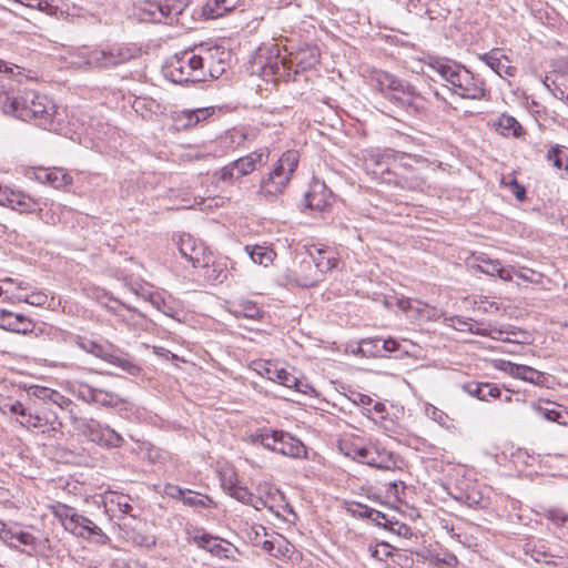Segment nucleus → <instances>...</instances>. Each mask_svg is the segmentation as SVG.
I'll use <instances>...</instances> for the list:
<instances>
[{
  "label": "nucleus",
  "mask_w": 568,
  "mask_h": 568,
  "mask_svg": "<svg viewBox=\"0 0 568 568\" xmlns=\"http://www.w3.org/2000/svg\"><path fill=\"white\" fill-rule=\"evenodd\" d=\"M8 89L9 91L0 92V109L4 114L22 121H34L38 126L45 130H55L57 106L48 97L31 90L23 91L21 95H13V87L8 85Z\"/></svg>",
  "instance_id": "1"
},
{
  "label": "nucleus",
  "mask_w": 568,
  "mask_h": 568,
  "mask_svg": "<svg viewBox=\"0 0 568 568\" xmlns=\"http://www.w3.org/2000/svg\"><path fill=\"white\" fill-rule=\"evenodd\" d=\"M429 68L440 77L453 95L465 100H484L489 94L483 79L453 60L436 58L430 60Z\"/></svg>",
  "instance_id": "2"
},
{
  "label": "nucleus",
  "mask_w": 568,
  "mask_h": 568,
  "mask_svg": "<svg viewBox=\"0 0 568 568\" xmlns=\"http://www.w3.org/2000/svg\"><path fill=\"white\" fill-rule=\"evenodd\" d=\"M298 161L300 155L297 151H285L266 176L261 180L257 194L268 202H272L276 196L282 194L291 182L297 169Z\"/></svg>",
  "instance_id": "3"
},
{
  "label": "nucleus",
  "mask_w": 568,
  "mask_h": 568,
  "mask_svg": "<svg viewBox=\"0 0 568 568\" xmlns=\"http://www.w3.org/2000/svg\"><path fill=\"white\" fill-rule=\"evenodd\" d=\"M371 85L379 91L387 100L400 108L416 109V99L418 94L415 88L407 82L398 79L396 75L374 69L369 73Z\"/></svg>",
  "instance_id": "4"
},
{
  "label": "nucleus",
  "mask_w": 568,
  "mask_h": 568,
  "mask_svg": "<svg viewBox=\"0 0 568 568\" xmlns=\"http://www.w3.org/2000/svg\"><path fill=\"white\" fill-rule=\"evenodd\" d=\"M133 57V51L123 45L93 50L83 47L70 54V64L77 68H112L130 61Z\"/></svg>",
  "instance_id": "5"
},
{
  "label": "nucleus",
  "mask_w": 568,
  "mask_h": 568,
  "mask_svg": "<svg viewBox=\"0 0 568 568\" xmlns=\"http://www.w3.org/2000/svg\"><path fill=\"white\" fill-rule=\"evenodd\" d=\"M205 74L201 57L195 50L176 53L165 68V75L174 83L199 82L204 79Z\"/></svg>",
  "instance_id": "6"
},
{
  "label": "nucleus",
  "mask_w": 568,
  "mask_h": 568,
  "mask_svg": "<svg viewBox=\"0 0 568 568\" xmlns=\"http://www.w3.org/2000/svg\"><path fill=\"white\" fill-rule=\"evenodd\" d=\"M308 256L315 266V272L314 274H300L295 278L296 285L301 287L317 285L323 280V276L338 264V258L328 248L313 246L308 250Z\"/></svg>",
  "instance_id": "7"
},
{
  "label": "nucleus",
  "mask_w": 568,
  "mask_h": 568,
  "mask_svg": "<svg viewBox=\"0 0 568 568\" xmlns=\"http://www.w3.org/2000/svg\"><path fill=\"white\" fill-rule=\"evenodd\" d=\"M70 392L80 400L104 407H118L123 399L115 393L95 387L87 382L75 379L70 384Z\"/></svg>",
  "instance_id": "8"
},
{
  "label": "nucleus",
  "mask_w": 568,
  "mask_h": 568,
  "mask_svg": "<svg viewBox=\"0 0 568 568\" xmlns=\"http://www.w3.org/2000/svg\"><path fill=\"white\" fill-rule=\"evenodd\" d=\"M0 205L10 207L20 214L38 212L44 219L41 213V202L20 190H12L0 185Z\"/></svg>",
  "instance_id": "9"
},
{
  "label": "nucleus",
  "mask_w": 568,
  "mask_h": 568,
  "mask_svg": "<svg viewBox=\"0 0 568 568\" xmlns=\"http://www.w3.org/2000/svg\"><path fill=\"white\" fill-rule=\"evenodd\" d=\"M287 55H281L277 43H263L256 50L254 63L260 65L265 74H281L285 70Z\"/></svg>",
  "instance_id": "10"
},
{
  "label": "nucleus",
  "mask_w": 568,
  "mask_h": 568,
  "mask_svg": "<svg viewBox=\"0 0 568 568\" xmlns=\"http://www.w3.org/2000/svg\"><path fill=\"white\" fill-rule=\"evenodd\" d=\"M179 251L181 255L191 262L194 267L209 266L210 261L212 260V254L207 251L205 244L191 234L181 235L179 241Z\"/></svg>",
  "instance_id": "11"
},
{
  "label": "nucleus",
  "mask_w": 568,
  "mask_h": 568,
  "mask_svg": "<svg viewBox=\"0 0 568 568\" xmlns=\"http://www.w3.org/2000/svg\"><path fill=\"white\" fill-rule=\"evenodd\" d=\"M392 151L384 153L377 150H368L363 153V169L373 179L385 183V176H388L392 168Z\"/></svg>",
  "instance_id": "12"
},
{
  "label": "nucleus",
  "mask_w": 568,
  "mask_h": 568,
  "mask_svg": "<svg viewBox=\"0 0 568 568\" xmlns=\"http://www.w3.org/2000/svg\"><path fill=\"white\" fill-rule=\"evenodd\" d=\"M320 61L318 49L314 45H304L294 52H290L286 59L285 70L300 73L313 69Z\"/></svg>",
  "instance_id": "13"
},
{
  "label": "nucleus",
  "mask_w": 568,
  "mask_h": 568,
  "mask_svg": "<svg viewBox=\"0 0 568 568\" xmlns=\"http://www.w3.org/2000/svg\"><path fill=\"white\" fill-rule=\"evenodd\" d=\"M65 530L70 531L74 536L89 538L90 536H98L100 538V542L106 544L110 538L102 531V529L97 526L91 519L88 517L80 515L74 511L72 517L64 527Z\"/></svg>",
  "instance_id": "14"
},
{
  "label": "nucleus",
  "mask_w": 568,
  "mask_h": 568,
  "mask_svg": "<svg viewBox=\"0 0 568 568\" xmlns=\"http://www.w3.org/2000/svg\"><path fill=\"white\" fill-rule=\"evenodd\" d=\"M192 540L199 548L209 551L217 558L227 559L232 557L233 545L219 537L203 531L201 534H195L192 537Z\"/></svg>",
  "instance_id": "15"
},
{
  "label": "nucleus",
  "mask_w": 568,
  "mask_h": 568,
  "mask_svg": "<svg viewBox=\"0 0 568 568\" xmlns=\"http://www.w3.org/2000/svg\"><path fill=\"white\" fill-rule=\"evenodd\" d=\"M89 353L104 359L105 362L113 364L124 372L135 376L140 373V367L134 364L132 361L125 357H121L111 352V349L106 345L99 344L94 341L88 343Z\"/></svg>",
  "instance_id": "16"
},
{
  "label": "nucleus",
  "mask_w": 568,
  "mask_h": 568,
  "mask_svg": "<svg viewBox=\"0 0 568 568\" xmlns=\"http://www.w3.org/2000/svg\"><path fill=\"white\" fill-rule=\"evenodd\" d=\"M226 54L225 50L219 45L201 44L197 48V55L201 57L203 70L205 71V68H207L210 75L214 78H217L224 71V68H220L219 64L224 62Z\"/></svg>",
  "instance_id": "17"
},
{
  "label": "nucleus",
  "mask_w": 568,
  "mask_h": 568,
  "mask_svg": "<svg viewBox=\"0 0 568 568\" xmlns=\"http://www.w3.org/2000/svg\"><path fill=\"white\" fill-rule=\"evenodd\" d=\"M398 346V342L393 338L371 337L361 341L358 352L367 357H385L397 351Z\"/></svg>",
  "instance_id": "18"
},
{
  "label": "nucleus",
  "mask_w": 568,
  "mask_h": 568,
  "mask_svg": "<svg viewBox=\"0 0 568 568\" xmlns=\"http://www.w3.org/2000/svg\"><path fill=\"white\" fill-rule=\"evenodd\" d=\"M34 326V322L23 314L0 307V328L26 335L33 332Z\"/></svg>",
  "instance_id": "19"
},
{
  "label": "nucleus",
  "mask_w": 568,
  "mask_h": 568,
  "mask_svg": "<svg viewBox=\"0 0 568 568\" xmlns=\"http://www.w3.org/2000/svg\"><path fill=\"white\" fill-rule=\"evenodd\" d=\"M332 192L324 182L314 180L305 194V206L312 211L323 212L331 205Z\"/></svg>",
  "instance_id": "20"
},
{
  "label": "nucleus",
  "mask_w": 568,
  "mask_h": 568,
  "mask_svg": "<svg viewBox=\"0 0 568 568\" xmlns=\"http://www.w3.org/2000/svg\"><path fill=\"white\" fill-rule=\"evenodd\" d=\"M471 267L489 276H498L506 282L513 280L514 266L504 267L498 260H491L485 254L476 256Z\"/></svg>",
  "instance_id": "21"
},
{
  "label": "nucleus",
  "mask_w": 568,
  "mask_h": 568,
  "mask_svg": "<svg viewBox=\"0 0 568 568\" xmlns=\"http://www.w3.org/2000/svg\"><path fill=\"white\" fill-rule=\"evenodd\" d=\"M499 368L515 378L529 382L537 386H542L546 383V376L542 372H539L527 365H520L504 361L501 362Z\"/></svg>",
  "instance_id": "22"
},
{
  "label": "nucleus",
  "mask_w": 568,
  "mask_h": 568,
  "mask_svg": "<svg viewBox=\"0 0 568 568\" xmlns=\"http://www.w3.org/2000/svg\"><path fill=\"white\" fill-rule=\"evenodd\" d=\"M213 112L214 110L212 108H199L195 110L184 109L174 111L172 113V120L178 130H186L206 120Z\"/></svg>",
  "instance_id": "23"
},
{
  "label": "nucleus",
  "mask_w": 568,
  "mask_h": 568,
  "mask_svg": "<svg viewBox=\"0 0 568 568\" xmlns=\"http://www.w3.org/2000/svg\"><path fill=\"white\" fill-rule=\"evenodd\" d=\"M385 183L403 190L417 191L423 189L425 180L415 168L407 172L388 173V176H385Z\"/></svg>",
  "instance_id": "24"
},
{
  "label": "nucleus",
  "mask_w": 568,
  "mask_h": 568,
  "mask_svg": "<svg viewBox=\"0 0 568 568\" xmlns=\"http://www.w3.org/2000/svg\"><path fill=\"white\" fill-rule=\"evenodd\" d=\"M479 59L499 77H514L516 73V68L511 65L510 60L501 53L500 49H493L487 53L480 54Z\"/></svg>",
  "instance_id": "25"
},
{
  "label": "nucleus",
  "mask_w": 568,
  "mask_h": 568,
  "mask_svg": "<svg viewBox=\"0 0 568 568\" xmlns=\"http://www.w3.org/2000/svg\"><path fill=\"white\" fill-rule=\"evenodd\" d=\"M268 159L270 150L268 148L264 146L235 160V162L239 164L242 174L246 176L253 173L255 170L266 165Z\"/></svg>",
  "instance_id": "26"
},
{
  "label": "nucleus",
  "mask_w": 568,
  "mask_h": 568,
  "mask_svg": "<svg viewBox=\"0 0 568 568\" xmlns=\"http://www.w3.org/2000/svg\"><path fill=\"white\" fill-rule=\"evenodd\" d=\"M287 457L302 458L306 457V448L304 444L292 435L281 430L277 442L276 452Z\"/></svg>",
  "instance_id": "27"
},
{
  "label": "nucleus",
  "mask_w": 568,
  "mask_h": 568,
  "mask_svg": "<svg viewBox=\"0 0 568 568\" xmlns=\"http://www.w3.org/2000/svg\"><path fill=\"white\" fill-rule=\"evenodd\" d=\"M135 14L141 21L160 23L164 21L163 8L160 0H144L135 8Z\"/></svg>",
  "instance_id": "28"
},
{
  "label": "nucleus",
  "mask_w": 568,
  "mask_h": 568,
  "mask_svg": "<svg viewBox=\"0 0 568 568\" xmlns=\"http://www.w3.org/2000/svg\"><path fill=\"white\" fill-rule=\"evenodd\" d=\"M229 312L236 317L258 320L263 316V311L253 301L239 298L230 302Z\"/></svg>",
  "instance_id": "29"
},
{
  "label": "nucleus",
  "mask_w": 568,
  "mask_h": 568,
  "mask_svg": "<svg viewBox=\"0 0 568 568\" xmlns=\"http://www.w3.org/2000/svg\"><path fill=\"white\" fill-rule=\"evenodd\" d=\"M37 179L54 189H61L72 183V176L59 168L42 169L37 173Z\"/></svg>",
  "instance_id": "30"
},
{
  "label": "nucleus",
  "mask_w": 568,
  "mask_h": 568,
  "mask_svg": "<svg viewBox=\"0 0 568 568\" xmlns=\"http://www.w3.org/2000/svg\"><path fill=\"white\" fill-rule=\"evenodd\" d=\"M241 0H207L203 6V14L207 19H216L234 10Z\"/></svg>",
  "instance_id": "31"
},
{
  "label": "nucleus",
  "mask_w": 568,
  "mask_h": 568,
  "mask_svg": "<svg viewBox=\"0 0 568 568\" xmlns=\"http://www.w3.org/2000/svg\"><path fill=\"white\" fill-rule=\"evenodd\" d=\"M464 389L471 396L477 397L480 400H488L489 398H498L501 395V390L495 384L491 383H468L464 386Z\"/></svg>",
  "instance_id": "32"
},
{
  "label": "nucleus",
  "mask_w": 568,
  "mask_h": 568,
  "mask_svg": "<svg viewBox=\"0 0 568 568\" xmlns=\"http://www.w3.org/2000/svg\"><path fill=\"white\" fill-rule=\"evenodd\" d=\"M396 459L392 452L372 447L367 465L377 469L390 470L396 468Z\"/></svg>",
  "instance_id": "33"
},
{
  "label": "nucleus",
  "mask_w": 568,
  "mask_h": 568,
  "mask_svg": "<svg viewBox=\"0 0 568 568\" xmlns=\"http://www.w3.org/2000/svg\"><path fill=\"white\" fill-rule=\"evenodd\" d=\"M264 375L273 382H277L281 385L288 387V388H295L298 389V378L287 372L285 368H277L271 364L264 367Z\"/></svg>",
  "instance_id": "34"
},
{
  "label": "nucleus",
  "mask_w": 568,
  "mask_h": 568,
  "mask_svg": "<svg viewBox=\"0 0 568 568\" xmlns=\"http://www.w3.org/2000/svg\"><path fill=\"white\" fill-rule=\"evenodd\" d=\"M392 168L390 173H398V172H407L408 170H413L414 163L422 162L420 156L410 155L403 152H396L392 151Z\"/></svg>",
  "instance_id": "35"
},
{
  "label": "nucleus",
  "mask_w": 568,
  "mask_h": 568,
  "mask_svg": "<svg viewBox=\"0 0 568 568\" xmlns=\"http://www.w3.org/2000/svg\"><path fill=\"white\" fill-rule=\"evenodd\" d=\"M242 178H244V175L242 174V171L235 161L229 163L227 165L217 170L213 174V179L217 183L223 182V183H227V184H234V183L239 182Z\"/></svg>",
  "instance_id": "36"
},
{
  "label": "nucleus",
  "mask_w": 568,
  "mask_h": 568,
  "mask_svg": "<svg viewBox=\"0 0 568 568\" xmlns=\"http://www.w3.org/2000/svg\"><path fill=\"white\" fill-rule=\"evenodd\" d=\"M245 251L254 263L263 266L270 265L275 256V252L273 250L261 245H247L245 246Z\"/></svg>",
  "instance_id": "37"
},
{
  "label": "nucleus",
  "mask_w": 568,
  "mask_h": 568,
  "mask_svg": "<svg viewBox=\"0 0 568 568\" xmlns=\"http://www.w3.org/2000/svg\"><path fill=\"white\" fill-rule=\"evenodd\" d=\"M499 132L503 135L520 136L523 134V128L520 123L511 115L501 114L496 123Z\"/></svg>",
  "instance_id": "38"
},
{
  "label": "nucleus",
  "mask_w": 568,
  "mask_h": 568,
  "mask_svg": "<svg viewBox=\"0 0 568 568\" xmlns=\"http://www.w3.org/2000/svg\"><path fill=\"white\" fill-rule=\"evenodd\" d=\"M205 272L204 276L212 283H222L227 278V268L225 263L215 262L213 258L210 261L209 266H202Z\"/></svg>",
  "instance_id": "39"
},
{
  "label": "nucleus",
  "mask_w": 568,
  "mask_h": 568,
  "mask_svg": "<svg viewBox=\"0 0 568 568\" xmlns=\"http://www.w3.org/2000/svg\"><path fill=\"white\" fill-rule=\"evenodd\" d=\"M132 108L144 120H151L158 113L160 106L154 100L136 98L133 101Z\"/></svg>",
  "instance_id": "40"
},
{
  "label": "nucleus",
  "mask_w": 568,
  "mask_h": 568,
  "mask_svg": "<svg viewBox=\"0 0 568 568\" xmlns=\"http://www.w3.org/2000/svg\"><path fill=\"white\" fill-rule=\"evenodd\" d=\"M163 8L164 21H172L175 17L181 14L186 7V0H160Z\"/></svg>",
  "instance_id": "41"
},
{
  "label": "nucleus",
  "mask_w": 568,
  "mask_h": 568,
  "mask_svg": "<svg viewBox=\"0 0 568 568\" xmlns=\"http://www.w3.org/2000/svg\"><path fill=\"white\" fill-rule=\"evenodd\" d=\"M294 552V546L286 540L283 536L275 537V549L273 557L280 559H291Z\"/></svg>",
  "instance_id": "42"
},
{
  "label": "nucleus",
  "mask_w": 568,
  "mask_h": 568,
  "mask_svg": "<svg viewBox=\"0 0 568 568\" xmlns=\"http://www.w3.org/2000/svg\"><path fill=\"white\" fill-rule=\"evenodd\" d=\"M185 506L192 508H214L215 501L207 495L195 494V496H185L183 499Z\"/></svg>",
  "instance_id": "43"
},
{
  "label": "nucleus",
  "mask_w": 568,
  "mask_h": 568,
  "mask_svg": "<svg viewBox=\"0 0 568 568\" xmlns=\"http://www.w3.org/2000/svg\"><path fill=\"white\" fill-rule=\"evenodd\" d=\"M0 73H3L8 80H13V81L18 82L19 84L22 83L23 79H27V77L23 75L20 67L16 65V64L9 65L3 60H0Z\"/></svg>",
  "instance_id": "44"
},
{
  "label": "nucleus",
  "mask_w": 568,
  "mask_h": 568,
  "mask_svg": "<svg viewBox=\"0 0 568 568\" xmlns=\"http://www.w3.org/2000/svg\"><path fill=\"white\" fill-rule=\"evenodd\" d=\"M280 433L281 430H263L257 435V440L263 447L276 452Z\"/></svg>",
  "instance_id": "45"
},
{
  "label": "nucleus",
  "mask_w": 568,
  "mask_h": 568,
  "mask_svg": "<svg viewBox=\"0 0 568 568\" xmlns=\"http://www.w3.org/2000/svg\"><path fill=\"white\" fill-rule=\"evenodd\" d=\"M514 275L532 284H540L542 282V274L528 267H514L513 276Z\"/></svg>",
  "instance_id": "46"
},
{
  "label": "nucleus",
  "mask_w": 568,
  "mask_h": 568,
  "mask_svg": "<svg viewBox=\"0 0 568 568\" xmlns=\"http://www.w3.org/2000/svg\"><path fill=\"white\" fill-rule=\"evenodd\" d=\"M19 302H24L34 306H42L47 303L48 296L42 292H32L30 294H19L13 296Z\"/></svg>",
  "instance_id": "47"
},
{
  "label": "nucleus",
  "mask_w": 568,
  "mask_h": 568,
  "mask_svg": "<svg viewBox=\"0 0 568 568\" xmlns=\"http://www.w3.org/2000/svg\"><path fill=\"white\" fill-rule=\"evenodd\" d=\"M124 443L123 437L114 429L105 426L103 432V446L106 447H121Z\"/></svg>",
  "instance_id": "48"
},
{
  "label": "nucleus",
  "mask_w": 568,
  "mask_h": 568,
  "mask_svg": "<svg viewBox=\"0 0 568 568\" xmlns=\"http://www.w3.org/2000/svg\"><path fill=\"white\" fill-rule=\"evenodd\" d=\"M503 331H506L503 335V339L504 342H509V343H527L528 341V333L523 331V329H515V328H501Z\"/></svg>",
  "instance_id": "49"
},
{
  "label": "nucleus",
  "mask_w": 568,
  "mask_h": 568,
  "mask_svg": "<svg viewBox=\"0 0 568 568\" xmlns=\"http://www.w3.org/2000/svg\"><path fill=\"white\" fill-rule=\"evenodd\" d=\"M103 432H104V427H102L95 420H90L85 425V433L88 434L89 438L92 442L98 443L100 445L103 444Z\"/></svg>",
  "instance_id": "50"
},
{
  "label": "nucleus",
  "mask_w": 568,
  "mask_h": 568,
  "mask_svg": "<svg viewBox=\"0 0 568 568\" xmlns=\"http://www.w3.org/2000/svg\"><path fill=\"white\" fill-rule=\"evenodd\" d=\"M75 509L64 504H57L52 506V514L61 521L62 526L65 527L67 521L70 520Z\"/></svg>",
  "instance_id": "51"
},
{
  "label": "nucleus",
  "mask_w": 568,
  "mask_h": 568,
  "mask_svg": "<svg viewBox=\"0 0 568 568\" xmlns=\"http://www.w3.org/2000/svg\"><path fill=\"white\" fill-rule=\"evenodd\" d=\"M371 556L377 560H384L392 556L393 547L387 542H381L377 545H371L368 547Z\"/></svg>",
  "instance_id": "52"
},
{
  "label": "nucleus",
  "mask_w": 568,
  "mask_h": 568,
  "mask_svg": "<svg viewBox=\"0 0 568 568\" xmlns=\"http://www.w3.org/2000/svg\"><path fill=\"white\" fill-rule=\"evenodd\" d=\"M149 301L163 314L173 316V307L165 302L160 293H150Z\"/></svg>",
  "instance_id": "53"
},
{
  "label": "nucleus",
  "mask_w": 568,
  "mask_h": 568,
  "mask_svg": "<svg viewBox=\"0 0 568 568\" xmlns=\"http://www.w3.org/2000/svg\"><path fill=\"white\" fill-rule=\"evenodd\" d=\"M0 409L4 414L10 413V414L19 415L20 417L27 416V409L24 408L22 403H20L19 400H14V402L4 400L1 404Z\"/></svg>",
  "instance_id": "54"
},
{
  "label": "nucleus",
  "mask_w": 568,
  "mask_h": 568,
  "mask_svg": "<svg viewBox=\"0 0 568 568\" xmlns=\"http://www.w3.org/2000/svg\"><path fill=\"white\" fill-rule=\"evenodd\" d=\"M546 88L551 92V94L565 103L568 104V87L565 84L557 83L552 81L550 84L545 82Z\"/></svg>",
  "instance_id": "55"
},
{
  "label": "nucleus",
  "mask_w": 568,
  "mask_h": 568,
  "mask_svg": "<svg viewBox=\"0 0 568 568\" xmlns=\"http://www.w3.org/2000/svg\"><path fill=\"white\" fill-rule=\"evenodd\" d=\"M531 406L538 414H540L547 420L560 423L559 419L562 417V414L557 409L545 408L535 403Z\"/></svg>",
  "instance_id": "56"
},
{
  "label": "nucleus",
  "mask_w": 568,
  "mask_h": 568,
  "mask_svg": "<svg viewBox=\"0 0 568 568\" xmlns=\"http://www.w3.org/2000/svg\"><path fill=\"white\" fill-rule=\"evenodd\" d=\"M33 395L39 399L51 403L54 399L60 398L59 392L47 387H36L33 390Z\"/></svg>",
  "instance_id": "57"
},
{
  "label": "nucleus",
  "mask_w": 568,
  "mask_h": 568,
  "mask_svg": "<svg viewBox=\"0 0 568 568\" xmlns=\"http://www.w3.org/2000/svg\"><path fill=\"white\" fill-rule=\"evenodd\" d=\"M164 493H165V495H168L171 498L180 499V500L183 501L184 497L186 496L185 494H191L192 490L191 489L181 488L178 485L166 484L164 486Z\"/></svg>",
  "instance_id": "58"
},
{
  "label": "nucleus",
  "mask_w": 568,
  "mask_h": 568,
  "mask_svg": "<svg viewBox=\"0 0 568 568\" xmlns=\"http://www.w3.org/2000/svg\"><path fill=\"white\" fill-rule=\"evenodd\" d=\"M371 452L372 447H353L352 450L347 453V455L352 456L354 460L367 465Z\"/></svg>",
  "instance_id": "59"
},
{
  "label": "nucleus",
  "mask_w": 568,
  "mask_h": 568,
  "mask_svg": "<svg viewBox=\"0 0 568 568\" xmlns=\"http://www.w3.org/2000/svg\"><path fill=\"white\" fill-rule=\"evenodd\" d=\"M450 322L455 328L462 332H474V325L476 324L471 318H463L459 316L452 317Z\"/></svg>",
  "instance_id": "60"
},
{
  "label": "nucleus",
  "mask_w": 568,
  "mask_h": 568,
  "mask_svg": "<svg viewBox=\"0 0 568 568\" xmlns=\"http://www.w3.org/2000/svg\"><path fill=\"white\" fill-rule=\"evenodd\" d=\"M222 488L230 495L233 493L234 488H237L240 485L237 484V477L234 473L224 474L221 477Z\"/></svg>",
  "instance_id": "61"
},
{
  "label": "nucleus",
  "mask_w": 568,
  "mask_h": 568,
  "mask_svg": "<svg viewBox=\"0 0 568 568\" xmlns=\"http://www.w3.org/2000/svg\"><path fill=\"white\" fill-rule=\"evenodd\" d=\"M501 183H504V184H506V185H508L510 187V190L513 191L514 195L516 196V199L518 201H524L525 200V197H526V190H525V187L523 185H520L518 183V181L515 178L510 179V181L508 183L505 181V179H503Z\"/></svg>",
  "instance_id": "62"
},
{
  "label": "nucleus",
  "mask_w": 568,
  "mask_h": 568,
  "mask_svg": "<svg viewBox=\"0 0 568 568\" xmlns=\"http://www.w3.org/2000/svg\"><path fill=\"white\" fill-rule=\"evenodd\" d=\"M549 519L552 520L556 525L560 526L562 536L568 538V516L559 515L556 511H550Z\"/></svg>",
  "instance_id": "63"
},
{
  "label": "nucleus",
  "mask_w": 568,
  "mask_h": 568,
  "mask_svg": "<svg viewBox=\"0 0 568 568\" xmlns=\"http://www.w3.org/2000/svg\"><path fill=\"white\" fill-rule=\"evenodd\" d=\"M371 509H372L371 507L363 505L361 503H352L347 508V510L353 516L361 517V518H368Z\"/></svg>",
  "instance_id": "64"
}]
</instances>
